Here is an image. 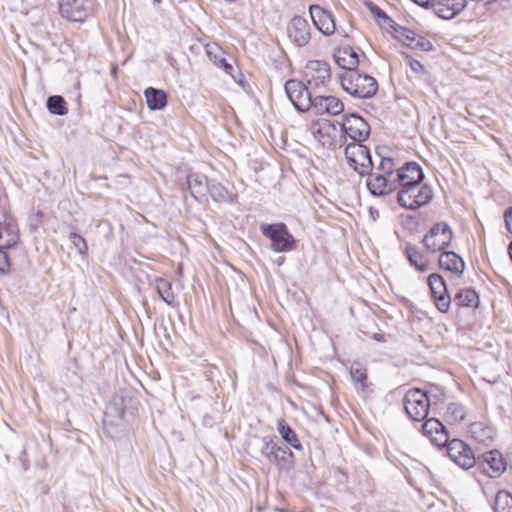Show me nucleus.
<instances>
[{"mask_svg":"<svg viewBox=\"0 0 512 512\" xmlns=\"http://www.w3.org/2000/svg\"><path fill=\"white\" fill-rule=\"evenodd\" d=\"M340 84L345 92L360 99L372 98L378 90L376 79L368 74H361L358 70L342 73Z\"/></svg>","mask_w":512,"mask_h":512,"instance_id":"f257e3e1","label":"nucleus"},{"mask_svg":"<svg viewBox=\"0 0 512 512\" xmlns=\"http://www.w3.org/2000/svg\"><path fill=\"white\" fill-rule=\"evenodd\" d=\"M260 231L270 240V248L276 253H287L296 248V239L289 232L285 223H262Z\"/></svg>","mask_w":512,"mask_h":512,"instance_id":"f03ea898","label":"nucleus"},{"mask_svg":"<svg viewBox=\"0 0 512 512\" xmlns=\"http://www.w3.org/2000/svg\"><path fill=\"white\" fill-rule=\"evenodd\" d=\"M432 198L433 190L424 182L400 188L397 193V201L399 205L410 210H416L419 207L427 205Z\"/></svg>","mask_w":512,"mask_h":512,"instance_id":"7ed1b4c3","label":"nucleus"},{"mask_svg":"<svg viewBox=\"0 0 512 512\" xmlns=\"http://www.w3.org/2000/svg\"><path fill=\"white\" fill-rule=\"evenodd\" d=\"M344 153L349 166L359 175L365 176L373 170L370 150L363 145V142L349 143Z\"/></svg>","mask_w":512,"mask_h":512,"instance_id":"20e7f679","label":"nucleus"},{"mask_svg":"<svg viewBox=\"0 0 512 512\" xmlns=\"http://www.w3.org/2000/svg\"><path fill=\"white\" fill-rule=\"evenodd\" d=\"M261 454L279 469L289 470L293 466L294 454L283 448L269 437L262 438Z\"/></svg>","mask_w":512,"mask_h":512,"instance_id":"39448f33","label":"nucleus"},{"mask_svg":"<svg viewBox=\"0 0 512 512\" xmlns=\"http://www.w3.org/2000/svg\"><path fill=\"white\" fill-rule=\"evenodd\" d=\"M404 408L407 415L414 421L425 420L429 413V399L424 391L411 389L404 396Z\"/></svg>","mask_w":512,"mask_h":512,"instance_id":"423d86ee","label":"nucleus"},{"mask_svg":"<svg viewBox=\"0 0 512 512\" xmlns=\"http://www.w3.org/2000/svg\"><path fill=\"white\" fill-rule=\"evenodd\" d=\"M453 232L445 222L434 224L423 238V244L428 251L438 252L450 245Z\"/></svg>","mask_w":512,"mask_h":512,"instance_id":"0eeeda50","label":"nucleus"},{"mask_svg":"<svg viewBox=\"0 0 512 512\" xmlns=\"http://www.w3.org/2000/svg\"><path fill=\"white\" fill-rule=\"evenodd\" d=\"M342 132L353 140L352 143L364 142L370 135V126L357 113L346 114L341 123Z\"/></svg>","mask_w":512,"mask_h":512,"instance_id":"6e6552de","label":"nucleus"},{"mask_svg":"<svg viewBox=\"0 0 512 512\" xmlns=\"http://www.w3.org/2000/svg\"><path fill=\"white\" fill-rule=\"evenodd\" d=\"M285 92L299 112H306L311 108L312 95L303 82L290 79L285 83Z\"/></svg>","mask_w":512,"mask_h":512,"instance_id":"1a4fd4ad","label":"nucleus"},{"mask_svg":"<svg viewBox=\"0 0 512 512\" xmlns=\"http://www.w3.org/2000/svg\"><path fill=\"white\" fill-rule=\"evenodd\" d=\"M59 10L70 21L84 22L92 14L93 0H61Z\"/></svg>","mask_w":512,"mask_h":512,"instance_id":"9d476101","label":"nucleus"},{"mask_svg":"<svg viewBox=\"0 0 512 512\" xmlns=\"http://www.w3.org/2000/svg\"><path fill=\"white\" fill-rule=\"evenodd\" d=\"M449 458L463 469H470L476 464V457L471 448L460 439H453L444 445Z\"/></svg>","mask_w":512,"mask_h":512,"instance_id":"9b49d317","label":"nucleus"},{"mask_svg":"<svg viewBox=\"0 0 512 512\" xmlns=\"http://www.w3.org/2000/svg\"><path fill=\"white\" fill-rule=\"evenodd\" d=\"M475 466L490 478H497L506 470V462L498 450H490L477 456Z\"/></svg>","mask_w":512,"mask_h":512,"instance_id":"f8f14e48","label":"nucleus"},{"mask_svg":"<svg viewBox=\"0 0 512 512\" xmlns=\"http://www.w3.org/2000/svg\"><path fill=\"white\" fill-rule=\"evenodd\" d=\"M311 31L309 22L301 16H294L286 27V33L290 42L299 48L309 44L312 35Z\"/></svg>","mask_w":512,"mask_h":512,"instance_id":"ddd939ff","label":"nucleus"},{"mask_svg":"<svg viewBox=\"0 0 512 512\" xmlns=\"http://www.w3.org/2000/svg\"><path fill=\"white\" fill-rule=\"evenodd\" d=\"M305 78L310 87L325 86L331 78L330 65L322 60H310L305 66Z\"/></svg>","mask_w":512,"mask_h":512,"instance_id":"4468645a","label":"nucleus"},{"mask_svg":"<svg viewBox=\"0 0 512 512\" xmlns=\"http://www.w3.org/2000/svg\"><path fill=\"white\" fill-rule=\"evenodd\" d=\"M428 285L437 309L448 312L451 304V297L448 293L446 282L440 274L433 273L428 277Z\"/></svg>","mask_w":512,"mask_h":512,"instance_id":"2eb2a0df","label":"nucleus"},{"mask_svg":"<svg viewBox=\"0 0 512 512\" xmlns=\"http://www.w3.org/2000/svg\"><path fill=\"white\" fill-rule=\"evenodd\" d=\"M309 14L314 26L325 36L333 35L336 30L335 20L331 12L319 5H311Z\"/></svg>","mask_w":512,"mask_h":512,"instance_id":"dca6fc26","label":"nucleus"},{"mask_svg":"<svg viewBox=\"0 0 512 512\" xmlns=\"http://www.w3.org/2000/svg\"><path fill=\"white\" fill-rule=\"evenodd\" d=\"M366 186L371 195L375 197L385 196L397 190L395 178H390L384 174L372 173L366 174Z\"/></svg>","mask_w":512,"mask_h":512,"instance_id":"f3484780","label":"nucleus"},{"mask_svg":"<svg viewBox=\"0 0 512 512\" xmlns=\"http://www.w3.org/2000/svg\"><path fill=\"white\" fill-rule=\"evenodd\" d=\"M424 173L419 164L415 162H408L401 168L396 170L395 181L397 188L407 187L408 185L423 182Z\"/></svg>","mask_w":512,"mask_h":512,"instance_id":"a211bd4d","label":"nucleus"},{"mask_svg":"<svg viewBox=\"0 0 512 512\" xmlns=\"http://www.w3.org/2000/svg\"><path fill=\"white\" fill-rule=\"evenodd\" d=\"M467 5L466 0H434L432 10L437 17L451 20L464 11Z\"/></svg>","mask_w":512,"mask_h":512,"instance_id":"6ab92c4d","label":"nucleus"},{"mask_svg":"<svg viewBox=\"0 0 512 512\" xmlns=\"http://www.w3.org/2000/svg\"><path fill=\"white\" fill-rule=\"evenodd\" d=\"M422 433L435 446L442 447L448 442V432L445 426L436 418H430L422 425Z\"/></svg>","mask_w":512,"mask_h":512,"instance_id":"aec40b11","label":"nucleus"},{"mask_svg":"<svg viewBox=\"0 0 512 512\" xmlns=\"http://www.w3.org/2000/svg\"><path fill=\"white\" fill-rule=\"evenodd\" d=\"M333 58L337 65L344 69L345 72L357 70L360 62L358 53L350 46L336 49Z\"/></svg>","mask_w":512,"mask_h":512,"instance_id":"412c9836","label":"nucleus"},{"mask_svg":"<svg viewBox=\"0 0 512 512\" xmlns=\"http://www.w3.org/2000/svg\"><path fill=\"white\" fill-rule=\"evenodd\" d=\"M439 266L457 276H462L465 270L464 260L453 251H443L439 257Z\"/></svg>","mask_w":512,"mask_h":512,"instance_id":"4be33fe9","label":"nucleus"},{"mask_svg":"<svg viewBox=\"0 0 512 512\" xmlns=\"http://www.w3.org/2000/svg\"><path fill=\"white\" fill-rule=\"evenodd\" d=\"M399 39L403 42L404 45L414 50H433V44L428 39L407 29H403L401 32H399Z\"/></svg>","mask_w":512,"mask_h":512,"instance_id":"5701e85b","label":"nucleus"},{"mask_svg":"<svg viewBox=\"0 0 512 512\" xmlns=\"http://www.w3.org/2000/svg\"><path fill=\"white\" fill-rule=\"evenodd\" d=\"M186 183L191 196L196 200L205 196L209 189L207 177L200 173H189L186 178Z\"/></svg>","mask_w":512,"mask_h":512,"instance_id":"b1692460","label":"nucleus"},{"mask_svg":"<svg viewBox=\"0 0 512 512\" xmlns=\"http://www.w3.org/2000/svg\"><path fill=\"white\" fill-rule=\"evenodd\" d=\"M206 53L209 59L217 66L222 68L228 75H230L233 79H235V69L234 67L227 62V60L223 57L222 49L216 44L207 45Z\"/></svg>","mask_w":512,"mask_h":512,"instance_id":"393cba45","label":"nucleus"},{"mask_svg":"<svg viewBox=\"0 0 512 512\" xmlns=\"http://www.w3.org/2000/svg\"><path fill=\"white\" fill-rule=\"evenodd\" d=\"M148 108L161 110L167 105V95L163 90L148 87L144 91Z\"/></svg>","mask_w":512,"mask_h":512,"instance_id":"a878e982","label":"nucleus"},{"mask_svg":"<svg viewBox=\"0 0 512 512\" xmlns=\"http://www.w3.org/2000/svg\"><path fill=\"white\" fill-rule=\"evenodd\" d=\"M350 376L358 392H365L367 387V369L360 362H353L350 367Z\"/></svg>","mask_w":512,"mask_h":512,"instance_id":"bb28decb","label":"nucleus"},{"mask_svg":"<svg viewBox=\"0 0 512 512\" xmlns=\"http://www.w3.org/2000/svg\"><path fill=\"white\" fill-rule=\"evenodd\" d=\"M405 254L411 266L415 267L420 272L428 270V260L414 245L407 244L405 247Z\"/></svg>","mask_w":512,"mask_h":512,"instance_id":"cd10ccee","label":"nucleus"},{"mask_svg":"<svg viewBox=\"0 0 512 512\" xmlns=\"http://www.w3.org/2000/svg\"><path fill=\"white\" fill-rule=\"evenodd\" d=\"M123 415L124 410L122 408H119L116 405L107 407L104 414L103 425L105 431L108 434H110L109 428H114L121 425Z\"/></svg>","mask_w":512,"mask_h":512,"instance_id":"c85d7f7f","label":"nucleus"},{"mask_svg":"<svg viewBox=\"0 0 512 512\" xmlns=\"http://www.w3.org/2000/svg\"><path fill=\"white\" fill-rule=\"evenodd\" d=\"M277 430L281 435L282 439L287 442L291 447L295 450H302V444L295 433V431L285 422V420L281 419L277 423Z\"/></svg>","mask_w":512,"mask_h":512,"instance_id":"c756f323","label":"nucleus"},{"mask_svg":"<svg viewBox=\"0 0 512 512\" xmlns=\"http://www.w3.org/2000/svg\"><path fill=\"white\" fill-rule=\"evenodd\" d=\"M478 301L477 293L470 288L460 290L454 297V302L459 307L477 306Z\"/></svg>","mask_w":512,"mask_h":512,"instance_id":"7c9ffc66","label":"nucleus"},{"mask_svg":"<svg viewBox=\"0 0 512 512\" xmlns=\"http://www.w3.org/2000/svg\"><path fill=\"white\" fill-rule=\"evenodd\" d=\"M156 290L159 297L169 306L174 305L175 296L172 291L171 283L163 278L156 279Z\"/></svg>","mask_w":512,"mask_h":512,"instance_id":"2f4dec72","label":"nucleus"},{"mask_svg":"<svg viewBox=\"0 0 512 512\" xmlns=\"http://www.w3.org/2000/svg\"><path fill=\"white\" fill-rule=\"evenodd\" d=\"M46 106L48 111L54 115L63 116L68 112L66 102L60 95L49 96L46 102Z\"/></svg>","mask_w":512,"mask_h":512,"instance_id":"473e14b6","label":"nucleus"},{"mask_svg":"<svg viewBox=\"0 0 512 512\" xmlns=\"http://www.w3.org/2000/svg\"><path fill=\"white\" fill-rule=\"evenodd\" d=\"M472 436L479 442H486L493 437V430L490 427H485L482 423H473L470 427Z\"/></svg>","mask_w":512,"mask_h":512,"instance_id":"72a5a7b5","label":"nucleus"},{"mask_svg":"<svg viewBox=\"0 0 512 512\" xmlns=\"http://www.w3.org/2000/svg\"><path fill=\"white\" fill-rule=\"evenodd\" d=\"M377 170V174H384L385 176L390 178L396 177L397 169H395V163L393 159L390 157H382L379 165L377 166Z\"/></svg>","mask_w":512,"mask_h":512,"instance_id":"f704fd0d","label":"nucleus"},{"mask_svg":"<svg viewBox=\"0 0 512 512\" xmlns=\"http://www.w3.org/2000/svg\"><path fill=\"white\" fill-rule=\"evenodd\" d=\"M446 416L452 422L462 421L465 417L463 406L457 403L448 404Z\"/></svg>","mask_w":512,"mask_h":512,"instance_id":"c9c22d12","label":"nucleus"},{"mask_svg":"<svg viewBox=\"0 0 512 512\" xmlns=\"http://www.w3.org/2000/svg\"><path fill=\"white\" fill-rule=\"evenodd\" d=\"M326 114L338 115L344 110L343 103L335 96H326Z\"/></svg>","mask_w":512,"mask_h":512,"instance_id":"e433bc0d","label":"nucleus"},{"mask_svg":"<svg viewBox=\"0 0 512 512\" xmlns=\"http://www.w3.org/2000/svg\"><path fill=\"white\" fill-rule=\"evenodd\" d=\"M207 193H209L211 197L217 202L225 201L228 197L227 189L219 183H209V189Z\"/></svg>","mask_w":512,"mask_h":512,"instance_id":"4c0bfd02","label":"nucleus"},{"mask_svg":"<svg viewBox=\"0 0 512 512\" xmlns=\"http://www.w3.org/2000/svg\"><path fill=\"white\" fill-rule=\"evenodd\" d=\"M69 239L79 254H81V255L86 254V252L88 250V246H87L86 240L81 235H79L75 232H71L69 235Z\"/></svg>","mask_w":512,"mask_h":512,"instance_id":"58836bf2","label":"nucleus"},{"mask_svg":"<svg viewBox=\"0 0 512 512\" xmlns=\"http://www.w3.org/2000/svg\"><path fill=\"white\" fill-rule=\"evenodd\" d=\"M2 235L5 233L6 237H12L13 241H19L18 227L14 219L0 226Z\"/></svg>","mask_w":512,"mask_h":512,"instance_id":"ea45409f","label":"nucleus"},{"mask_svg":"<svg viewBox=\"0 0 512 512\" xmlns=\"http://www.w3.org/2000/svg\"><path fill=\"white\" fill-rule=\"evenodd\" d=\"M429 399V406L437 405L443 400L444 392L438 387H432L429 391H424Z\"/></svg>","mask_w":512,"mask_h":512,"instance_id":"a19ab883","label":"nucleus"},{"mask_svg":"<svg viewBox=\"0 0 512 512\" xmlns=\"http://www.w3.org/2000/svg\"><path fill=\"white\" fill-rule=\"evenodd\" d=\"M325 102H326V96H317L315 98H312L311 108L318 115L326 114Z\"/></svg>","mask_w":512,"mask_h":512,"instance_id":"79ce46f5","label":"nucleus"},{"mask_svg":"<svg viewBox=\"0 0 512 512\" xmlns=\"http://www.w3.org/2000/svg\"><path fill=\"white\" fill-rule=\"evenodd\" d=\"M12 219L14 218L9 213L6 200H3L0 202V226L4 225Z\"/></svg>","mask_w":512,"mask_h":512,"instance_id":"37998d69","label":"nucleus"},{"mask_svg":"<svg viewBox=\"0 0 512 512\" xmlns=\"http://www.w3.org/2000/svg\"><path fill=\"white\" fill-rule=\"evenodd\" d=\"M370 11L372 15L377 19H383L385 21L390 20V18L387 16V14L379 8L377 5H371Z\"/></svg>","mask_w":512,"mask_h":512,"instance_id":"c03bdc74","label":"nucleus"},{"mask_svg":"<svg viewBox=\"0 0 512 512\" xmlns=\"http://www.w3.org/2000/svg\"><path fill=\"white\" fill-rule=\"evenodd\" d=\"M409 59V65L412 71L415 73H423L425 71L424 66L415 59H412L411 57H407Z\"/></svg>","mask_w":512,"mask_h":512,"instance_id":"a18cd8bd","label":"nucleus"},{"mask_svg":"<svg viewBox=\"0 0 512 512\" xmlns=\"http://www.w3.org/2000/svg\"><path fill=\"white\" fill-rule=\"evenodd\" d=\"M504 218L508 231L512 233V207L505 212Z\"/></svg>","mask_w":512,"mask_h":512,"instance_id":"49530a36","label":"nucleus"},{"mask_svg":"<svg viewBox=\"0 0 512 512\" xmlns=\"http://www.w3.org/2000/svg\"><path fill=\"white\" fill-rule=\"evenodd\" d=\"M17 242L18 241H13L12 237H7L2 243H0V246L3 250H6L14 247Z\"/></svg>","mask_w":512,"mask_h":512,"instance_id":"de8ad7c7","label":"nucleus"},{"mask_svg":"<svg viewBox=\"0 0 512 512\" xmlns=\"http://www.w3.org/2000/svg\"><path fill=\"white\" fill-rule=\"evenodd\" d=\"M373 339L377 342H384L385 338L383 334L375 333L373 334Z\"/></svg>","mask_w":512,"mask_h":512,"instance_id":"09e8293b","label":"nucleus"},{"mask_svg":"<svg viewBox=\"0 0 512 512\" xmlns=\"http://www.w3.org/2000/svg\"><path fill=\"white\" fill-rule=\"evenodd\" d=\"M373 220H376L378 217H379V213L377 210L373 209V208H370L369 210Z\"/></svg>","mask_w":512,"mask_h":512,"instance_id":"8fccbe9b","label":"nucleus"},{"mask_svg":"<svg viewBox=\"0 0 512 512\" xmlns=\"http://www.w3.org/2000/svg\"><path fill=\"white\" fill-rule=\"evenodd\" d=\"M3 200H5V192L2 186L0 185V202H2Z\"/></svg>","mask_w":512,"mask_h":512,"instance_id":"3c124183","label":"nucleus"},{"mask_svg":"<svg viewBox=\"0 0 512 512\" xmlns=\"http://www.w3.org/2000/svg\"><path fill=\"white\" fill-rule=\"evenodd\" d=\"M63 512H73V511H72V509L69 506L64 504L63 505Z\"/></svg>","mask_w":512,"mask_h":512,"instance_id":"603ef678","label":"nucleus"},{"mask_svg":"<svg viewBox=\"0 0 512 512\" xmlns=\"http://www.w3.org/2000/svg\"><path fill=\"white\" fill-rule=\"evenodd\" d=\"M337 32H338L339 34L343 35L344 37H347V36H348V35H347L346 33H344L343 31L338 30Z\"/></svg>","mask_w":512,"mask_h":512,"instance_id":"864d4df0","label":"nucleus"}]
</instances>
